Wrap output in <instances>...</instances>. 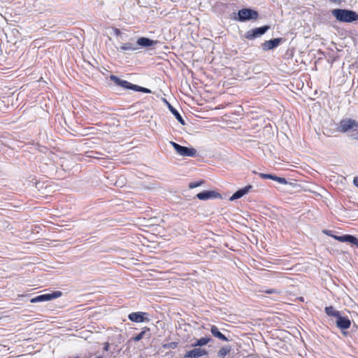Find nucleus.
Listing matches in <instances>:
<instances>
[{
  "instance_id": "1",
  "label": "nucleus",
  "mask_w": 358,
  "mask_h": 358,
  "mask_svg": "<svg viewBox=\"0 0 358 358\" xmlns=\"http://www.w3.org/2000/svg\"><path fill=\"white\" fill-rule=\"evenodd\" d=\"M337 20L342 22L351 23L358 20V14L353 10L347 9H334L331 12Z\"/></svg>"
},
{
  "instance_id": "2",
  "label": "nucleus",
  "mask_w": 358,
  "mask_h": 358,
  "mask_svg": "<svg viewBox=\"0 0 358 358\" xmlns=\"http://www.w3.org/2000/svg\"><path fill=\"white\" fill-rule=\"evenodd\" d=\"M110 80L113 81L117 85H119L124 89L131 90H134L135 92H143V93H147V94L151 93V90H149L148 88H145V87H143L141 86H138V85L132 84V83L128 82L127 80L120 79V78H118L117 76H116L115 75H111L110 76Z\"/></svg>"
},
{
  "instance_id": "3",
  "label": "nucleus",
  "mask_w": 358,
  "mask_h": 358,
  "mask_svg": "<svg viewBox=\"0 0 358 358\" xmlns=\"http://www.w3.org/2000/svg\"><path fill=\"white\" fill-rule=\"evenodd\" d=\"M237 20L245 22L249 20H256L259 17L258 13L251 8H243L238 11Z\"/></svg>"
},
{
  "instance_id": "4",
  "label": "nucleus",
  "mask_w": 358,
  "mask_h": 358,
  "mask_svg": "<svg viewBox=\"0 0 358 358\" xmlns=\"http://www.w3.org/2000/svg\"><path fill=\"white\" fill-rule=\"evenodd\" d=\"M170 144L173 146L176 152L182 157H195L196 150L193 148H188L180 145L173 141H170Z\"/></svg>"
},
{
  "instance_id": "5",
  "label": "nucleus",
  "mask_w": 358,
  "mask_h": 358,
  "mask_svg": "<svg viewBox=\"0 0 358 358\" xmlns=\"http://www.w3.org/2000/svg\"><path fill=\"white\" fill-rule=\"evenodd\" d=\"M270 26L264 25L260 27L248 30L245 34V38H247L248 40H254L264 35L268 30L270 29Z\"/></svg>"
},
{
  "instance_id": "6",
  "label": "nucleus",
  "mask_w": 358,
  "mask_h": 358,
  "mask_svg": "<svg viewBox=\"0 0 358 358\" xmlns=\"http://www.w3.org/2000/svg\"><path fill=\"white\" fill-rule=\"evenodd\" d=\"M62 293L60 291H55L51 293H47L36 296L31 299L30 302L33 303L50 301L61 296Z\"/></svg>"
},
{
  "instance_id": "7",
  "label": "nucleus",
  "mask_w": 358,
  "mask_h": 358,
  "mask_svg": "<svg viewBox=\"0 0 358 358\" xmlns=\"http://www.w3.org/2000/svg\"><path fill=\"white\" fill-rule=\"evenodd\" d=\"M358 127V122L352 119L343 120L340 122L339 131L345 133L350 130H356Z\"/></svg>"
},
{
  "instance_id": "8",
  "label": "nucleus",
  "mask_w": 358,
  "mask_h": 358,
  "mask_svg": "<svg viewBox=\"0 0 358 358\" xmlns=\"http://www.w3.org/2000/svg\"><path fill=\"white\" fill-rule=\"evenodd\" d=\"M148 315V314L145 312H133L129 314L128 318L129 320L134 322H149V318L146 317Z\"/></svg>"
},
{
  "instance_id": "9",
  "label": "nucleus",
  "mask_w": 358,
  "mask_h": 358,
  "mask_svg": "<svg viewBox=\"0 0 358 358\" xmlns=\"http://www.w3.org/2000/svg\"><path fill=\"white\" fill-rule=\"evenodd\" d=\"M282 41V38H275L268 41H265L262 43L261 47L264 51L273 50L274 48H277Z\"/></svg>"
},
{
  "instance_id": "10",
  "label": "nucleus",
  "mask_w": 358,
  "mask_h": 358,
  "mask_svg": "<svg viewBox=\"0 0 358 358\" xmlns=\"http://www.w3.org/2000/svg\"><path fill=\"white\" fill-rule=\"evenodd\" d=\"M196 197L199 200L205 201L212 199L221 198V194L215 191L207 190L198 193L196 195Z\"/></svg>"
},
{
  "instance_id": "11",
  "label": "nucleus",
  "mask_w": 358,
  "mask_h": 358,
  "mask_svg": "<svg viewBox=\"0 0 358 358\" xmlns=\"http://www.w3.org/2000/svg\"><path fill=\"white\" fill-rule=\"evenodd\" d=\"M336 324L338 329L344 330L350 328L351 325V321L348 317L343 316L341 313L336 318Z\"/></svg>"
},
{
  "instance_id": "12",
  "label": "nucleus",
  "mask_w": 358,
  "mask_h": 358,
  "mask_svg": "<svg viewBox=\"0 0 358 358\" xmlns=\"http://www.w3.org/2000/svg\"><path fill=\"white\" fill-rule=\"evenodd\" d=\"M208 355V352L201 348H194L185 353L184 358H199Z\"/></svg>"
},
{
  "instance_id": "13",
  "label": "nucleus",
  "mask_w": 358,
  "mask_h": 358,
  "mask_svg": "<svg viewBox=\"0 0 358 358\" xmlns=\"http://www.w3.org/2000/svg\"><path fill=\"white\" fill-rule=\"evenodd\" d=\"M136 45L143 48H148L158 43L157 41L152 40L146 37H141L136 41Z\"/></svg>"
},
{
  "instance_id": "14",
  "label": "nucleus",
  "mask_w": 358,
  "mask_h": 358,
  "mask_svg": "<svg viewBox=\"0 0 358 358\" xmlns=\"http://www.w3.org/2000/svg\"><path fill=\"white\" fill-rule=\"evenodd\" d=\"M252 188V185H248L245 187L237 190L233 195L230 197V201H234L236 199H240L245 194H248L249 191Z\"/></svg>"
},
{
  "instance_id": "15",
  "label": "nucleus",
  "mask_w": 358,
  "mask_h": 358,
  "mask_svg": "<svg viewBox=\"0 0 358 358\" xmlns=\"http://www.w3.org/2000/svg\"><path fill=\"white\" fill-rule=\"evenodd\" d=\"M138 48L137 47L136 43H125L122 44L117 50L120 51L125 52V51H135L137 50Z\"/></svg>"
},
{
  "instance_id": "16",
  "label": "nucleus",
  "mask_w": 358,
  "mask_h": 358,
  "mask_svg": "<svg viewBox=\"0 0 358 358\" xmlns=\"http://www.w3.org/2000/svg\"><path fill=\"white\" fill-rule=\"evenodd\" d=\"M210 330L213 336H214L215 338L224 341H229V339L222 332L220 331L219 329L216 326L211 325Z\"/></svg>"
},
{
  "instance_id": "17",
  "label": "nucleus",
  "mask_w": 358,
  "mask_h": 358,
  "mask_svg": "<svg viewBox=\"0 0 358 358\" xmlns=\"http://www.w3.org/2000/svg\"><path fill=\"white\" fill-rule=\"evenodd\" d=\"M168 107H169V110L175 116V117L177 119V120L182 125H185V122L183 120V118L181 116V115L179 113V112L173 106H172L170 103H168Z\"/></svg>"
},
{
  "instance_id": "18",
  "label": "nucleus",
  "mask_w": 358,
  "mask_h": 358,
  "mask_svg": "<svg viewBox=\"0 0 358 358\" xmlns=\"http://www.w3.org/2000/svg\"><path fill=\"white\" fill-rule=\"evenodd\" d=\"M324 311L328 316L334 317L335 318H337L341 314L340 311L336 310L334 307L331 306L325 307Z\"/></svg>"
},
{
  "instance_id": "19",
  "label": "nucleus",
  "mask_w": 358,
  "mask_h": 358,
  "mask_svg": "<svg viewBox=\"0 0 358 358\" xmlns=\"http://www.w3.org/2000/svg\"><path fill=\"white\" fill-rule=\"evenodd\" d=\"M211 341V338L210 337H202L199 339H197L194 343H192V347H201L206 345Z\"/></svg>"
},
{
  "instance_id": "20",
  "label": "nucleus",
  "mask_w": 358,
  "mask_h": 358,
  "mask_svg": "<svg viewBox=\"0 0 358 358\" xmlns=\"http://www.w3.org/2000/svg\"><path fill=\"white\" fill-rule=\"evenodd\" d=\"M231 350V348L230 346H224L222 347L217 352V356L220 358H224L227 356L230 351Z\"/></svg>"
},
{
  "instance_id": "21",
  "label": "nucleus",
  "mask_w": 358,
  "mask_h": 358,
  "mask_svg": "<svg viewBox=\"0 0 358 358\" xmlns=\"http://www.w3.org/2000/svg\"><path fill=\"white\" fill-rule=\"evenodd\" d=\"M346 243H350L358 248V238L350 234H347Z\"/></svg>"
},
{
  "instance_id": "22",
  "label": "nucleus",
  "mask_w": 358,
  "mask_h": 358,
  "mask_svg": "<svg viewBox=\"0 0 358 358\" xmlns=\"http://www.w3.org/2000/svg\"><path fill=\"white\" fill-rule=\"evenodd\" d=\"M272 178H272L273 180L277 181L280 184H283V185L287 184V181L285 178L278 177L275 175H273Z\"/></svg>"
},
{
  "instance_id": "23",
  "label": "nucleus",
  "mask_w": 358,
  "mask_h": 358,
  "mask_svg": "<svg viewBox=\"0 0 358 358\" xmlns=\"http://www.w3.org/2000/svg\"><path fill=\"white\" fill-rule=\"evenodd\" d=\"M203 183H204V181L203 180H201L199 181L190 182L189 184L188 187L189 189H194L197 187L201 186Z\"/></svg>"
},
{
  "instance_id": "24",
  "label": "nucleus",
  "mask_w": 358,
  "mask_h": 358,
  "mask_svg": "<svg viewBox=\"0 0 358 358\" xmlns=\"http://www.w3.org/2000/svg\"><path fill=\"white\" fill-rule=\"evenodd\" d=\"M149 331V329H148V328H145V330L142 331H141V332H140L138 335H136V336H134V337L133 338V340H134V341H141V340L143 338L144 334H145V331Z\"/></svg>"
},
{
  "instance_id": "25",
  "label": "nucleus",
  "mask_w": 358,
  "mask_h": 358,
  "mask_svg": "<svg viewBox=\"0 0 358 358\" xmlns=\"http://www.w3.org/2000/svg\"><path fill=\"white\" fill-rule=\"evenodd\" d=\"M346 237H347V234L343 235V236H336L335 235L334 236V238H335L336 240H337L340 242L345 243V242H346Z\"/></svg>"
},
{
  "instance_id": "26",
  "label": "nucleus",
  "mask_w": 358,
  "mask_h": 358,
  "mask_svg": "<svg viewBox=\"0 0 358 358\" xmlns=\"http://www.w3.org/2000/svg\"><path fill=\"white\" fill-rule=\"evenodd\" d=\"M259 176L262 179H271V180H272V178H272V176H273L272 174H267V173H259Z\"/></svg>"
},
{
  "instance_id": "27",
  "label": "nucleus",
  "mask_w": 358,
  "mask_h": 358,
  "mask_svg": "<svg viewBox=\"0 0 358 358\" xmlns=\"http://www.w3.org/2000/svg\"><path fill=\"white\" fill-rule=\"evenodd\" d=\"M351 137L354 139L358 140V127L356 130L352 131Z\"/></svg>"
},
{
  "instance_id": "28",
  "label": "nucleus",
  "mask_w": 358,
  "mask_h": 358,
  "mask_svg": "<svg viewBox=\"0 0 358 358\" xmlns=\"http://www.w3.org/2000/svg\"><path fill=\"white\" fill-rule=\"evenodd\" d=\"M323 232H324L326 235H327V236H331V237H333V238H334V236H335V235H333V234H332V231H330V230H324V231H323Z\"/></svg>"
},
{
  "instance_id": "29",
  "label": "nucleus",
  "mask_w": 358,
  "mask_h": 358,
  "mask_svg": "<svg viewBox=\"0 0 358 358\" xmlns=\"http://www.w3.org/2000/svg\"><path fill=\"white\" fill-rule=\"evenodd\" d=\"M353 183L358 188V176L354 178Z\"/></svg>"
},
{
  "instance_id": "30",
  "label": "nucleus",
  "mask_w": 358,
  "mask_h": 358,
  "mask_svg": "<svg viewBox=\"0 0 358 358\" xmlns=\"http://www.w3.org/2000/svg\"><path fill=\"white\" fill-rule=\"evenodd\" d=\"M177 345H178V343H176V342H172V343H169V346L170 348H176V347H177Z\"/></svg>"
},
{
  "instance_id": "31",
  "label": "nucleus",
  "mask_w": 358,
  "mask_h": 358,
  "mask_svg": "<svg viewBox=\"0 0 358 358\" xmlns=\"http://www.w3.org/2000/svg\"><path fill=\"white\" fill-rule=\"evenodd\" d=\"M278 292L275 289H268L266 291V293L267 294H273V293H277Z\"/></svg>"
},
{
  "instance_id": "32",
  "label": "nucleus",
  "mask_w": 358,
  "mask_h": 358,
  "mask_svg": "<svg viewBox=\"0 0 358 358\" xmlns=\"http://www.w3.org/2000/svg\"><path fill=\"white\" fill-rule=\"evenodd\" d=\"M108 349H109V344H108V343H106L105 344V346H104V348H103V350H106V351H108Z\"/></svg>"
},
{
  "instance_id": "33",
  "label": "nucleus",
  "mask_w": 358,
  "mask_h": 358,
  "mask_svg": "<svg viewBox=\"0 0 358 358\" xmlns=\"http://www.w3.org/2000/svg\"><path fill=\"white\" fill-rule=\"evenodd\" d=\"M329 1L331 2H334V3H338L341 1V0H329Z\"/></svg>"
},
{
  "instance_id": "34",
  "label": "nucleus",
  "mask_w": 358,
  "mask_h": 358,
  "mask_svg": "<svg viewBox=\"0 0 358 358\" xmlns=\"http://www.w3.org/2000/svg\"><path fill=\"white\" fill-rule=\"evenodd\" d=\"M115 33L118 34L120 33V31L118 29H115Z\"/></svg>"
},
{
  "instance_id": "35",
  "label": "nucleus",
  "mask_w": 358,
  "mask_h": 358,
  "mask_svg": "<svg viewBox=\"0 0 358 358\" xmlns=\"http://www.w3.org/2000/svg\"><path fill=\"white\" fill-rule=\"evenodd\" d=\"M96 358H101V357H96Z\"/></svg>"
},
{
  "instance_id": "36",
  "label": "nucleus",
  "mask_w": 358,
  "mask_h": 358,
  "mask_svg": "<svg viewBox=\"0 0 358 358\" xmlns=\"http://www.w3.org/2000/svg\"><path fill=\"white\" fill-rule=\"evenodd\" d=\"M75 358H79V357H75Z\"/></svg>"
}]
</instances>
